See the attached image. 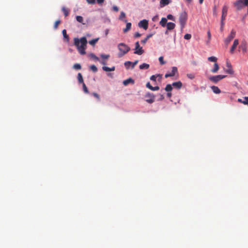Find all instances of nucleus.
<instances>
[{
	"mask_svg": "<svg viewBox=\"0 0 248 248\" xmlns=\"http://www.w3.org/2000/svg\"><path fill=\"white\" fill-rule=\"evenodd\" d=\"M87 44V41L85 37H83L80 39L78 38H75L74 39V44L77 46L78 52L81 55L85 54Z\"/></svg>",
	"mask_w": 248,
	"mask_h": 248,
	"instance_id": "obj_1",
	"label": "nucleus"
},
{
	"mask_svg": "<svg viewBox=\"0 0 248 248\" xmlns=\"http://www.w3.org/2000/svg\"><path fill=\"white\" fill-rule=\"evenodd\" d=\"M118 48L120 51V52L118 53L119 57H123L130 50L129 46L123 43L118 44Z\"/></svg>",
	"mask_w": 248,
	"mask_h": 248,
	"instance_id": "obj_2",
	"label": "nucleus"
},
{
	"mask_svg": "<svg viewBox=\"0 0 248 248\" xmlns=\"http://www.w3.org/2000/svg\"><path fill=\"white\" fill-rule=\"evenodd\" d=\"M233 5L237 10L239 11L245 6H248V0H237L233 3Z\"/></svg>",
	"mask_w": 248,
	"mask_h": 248,
	"instance_id": "obj_3",
	"label": "nucleus"
},
{
	"mask_svg": "<svg viewBox=\"0 0 248 248\" xmlns=\"http://www.w3.org/2000/svg\"><path fill=\"white\" fill-rule=\"evenodd\" d=\"M187 20V15L186 12L184 11L182 12L180 15L179 18V22L181 28L183 29L185 27Z\"/></svg>",
	"mask_w": 248,
	"mask_h": 248,
	"instance_id": "obj_4",
	"label": "nucleus"
},
{
	"mask_svg": "<svg viewBox=\"0 0 248 248\" xmlns=\"http://www.w3.org/2000/svg\"><path fill=\"white\" fill-rule=\"evenodd\" d=\"M145 97L146 98L145 101L147 103L152 104L155 102V96L153 93H147L145 95Z\"/></svg>",
	"mask_w": 248,
	"mask_h": 248,
	"instance_id": "obj_5",
	"label": "nucleus"
},
{
	"mask_svg": "<svg viewBox=\"0 0 248 248\" xmlns=\"http://www.w3.org/2000/svg\"><path fill=\"white\" fill-rule=\"evenodd\" d=\"M235 36V31L234 30H232L231 31L230 34L225 40V43L226 46H228L231 41L234 38Z\"/></svg>",
	"mask_w": 248,
	"mask_h": 248,
	"instance_id": "obj_6",
	"label": "nucleus"
},
{
	"mask_svg": "<svg viewBox=\"0 0 248 248\" xmlns=\"http://www.w3.org/2000/svg\"><path fill=\"white\" fill-rule=\"evenodd\" d=\"M226 77V76H225V75L214 76L210 77L209 78V79L211 81L216 83L217 82H218L219 81H220V80H221L223 78H225Z\"/></svg>",
	"mask_w": 248,
	"mask_h": 248,
	"instance_id": "obj_7",
	"label": "nucleus"
},
{
	"mask_svg": "<svg viewBox=\"0 0 248 248\" xmlns=\"http://www.w3.org/2000/svg\"><path fill=\"white\" fill-rule=\"evenodd\" d=\"M239 51H242L243 54H245L247 51V43L245 40H243L238 47Z\"/></svg>",
	"mask_w": 248,
	"mask_h": 248,
	"instance_id": "obj_8",
	"label": "nucleus"
},
{
	"mask_svg": "<svg viewBox=\"0 0 248 248\" xmlns=\"http://www.w3.org/2000/svg\"><path fill=\"white\" fill-rule=\"evenodd\" d=\"M144 52L142 47L140 46L139 42H137L135 44V51L134 53L138 55H141Z\"/></svg>",
	"mask_w": 248,
	"mask_h": 248,
	"instance_id": "obj_9",
	"label": "nucleus"
},
{
	"mask_svg": "<svg viewBox=\"0 0 248 248\" xmlns=\"http://www.w3.org/2000/svg\"><path fill=\"white\" fill-rule=\"evenodd\" d=\"M139 26L140 28H142L146 30L148 27V21L146 19H143L139 23Z\"/></svg>",
	"mask_w": 248,
	"mask_h": 248,
	"instance_id": "obj_10",
	"label": "nucleus"
},
{
	"mask_svg": "<svg viewBox=\"0 0 248 248\" xmlns=\"http://www.w3.org/2000/svg\"><path fill=\"white\" fill-rule=\"evenodd\" d=\"M178 70L176 67L173 66L172 67V70L170 73H166L165 75L166 78L174 76L176 73H177Z\"/></svg>",
	"mask_w": 248,
	"mask_h": 248,
	"instance_id": "obj_11",
	"label": "nucleus"
},
{
	"mask_svg": "<svg viewBox=\"0 0 248 248\" xmlns=\"http://www.w3.org/2000/svg\"><path fill=\"white\" fill-rule=\"evenodd\" d=\"M228 7L227 5H224L222 9L221 20H225L227 15Z\"/></svg>",
	"mask_w": 248,
	"mask_h": 248,
	"instance_id": "obj_12",
	"label": "nucleus"
},
{
	"mask_svg": "<svg viewBox=\"0 0 248 248\" xmlns=\"http://www.w3.org/2000/svg\"><path fill=\"white\" fill-rule=\"evenodd\" d=\"M239 44V41L238 39H235L233 41V45L231 47V48L230 49V53L231 54H233L234 52V50L236 49L237 46H238Z\"/></svg>",
	"mask_w": 248,
	"mask_h": 248,
	"instance_id": "obj_13",
	"label": "nucleus"
},
{
	"mask_svg": "<svg viewBox=\"0 0 248 248\" xmlns=\"http://www.w3.org/2000/svg\"><path fill=\"white\" fill-rule=\"evenodd\" d=\"M171 2V0H160V6L161 7H164L168 5Z\"/></svg>",
	"mask_w": 248,
	"mask_h": 248,
	"instance_id": "obj_14",
	"label": "nucleus"
},
{
	"mask_svg": "<svg viewBox=\"0 0 248 248\" xmlns=\"http://www.w3.org/2000/svg\"><path fill=\"white\" fill-rule=\"evenodd\" d=\"M166 26L168 30H172L175 27V24L172 22H168Z\"/></svg>",
	"mask_w": 248,
	"mask_h": 248,
	"instance_id": "obj_15",
	"label": "nucleus"
},
{
	"mask_svg": "<svg viewBox=\"0 0 248 248\" xmlns=\"http://www.w3.org/2000/svg\"><path fill=\"white\" fill-rule=\"evenodd\" d=\"M174 88L178 89H180L182 86V83L181 81H179L177 82H173L172 84Z\"/></svg>",
	"mask_w": 248,
	"mask_h": 248,
	"instance_id": "obj_16",
	"label": "nucleus"
},
{
	"mask_svg": "<svg viewBox=\"0 0 248 248\" xmlns=\"http://www.w3.org/2000/svg\"><path fill=\"white\" fill-rule=\"evenodd\" d=\"M134 80L133 79H132L131 78H129L126 80H124V81H123V84L124 86H127L129 83L134 84Z\"/></svg>",
	"mask_w": 248,
	"mask_h": 248,
	"instance_id": "obj_17",
	"label": "nucleus"
},
{
	"mask_svg": "<svg viewBox=\"0 0 248 248\" xmlns=\"http://www.w3.org/2000/svg\"><path fill=\"white\" fill-rule=\"evenodd\" d=\"M167 19L165 17H162L161 18V21H160L159 22V24L162 27H166L167 24Z\"/></svg>",
	"mask_w": 248,
	"mask_h": 248,
	"instance_id": "obj_18",
	"label": "nucleus"
},
{
	"mask_svg": "<svg viewBox=\"0 0 248 248\" xmlns=\"http://www.w3.org/2000/svg\"><path fill=\"white\" fill-rule=\"evenodd\" d=\"M219 67L218 64L216 62L214 63V68L211 70L213 73H216L219 70Z\"/></svg>",
	"mask_w": 248,
	"mask_h": 248,
	"instance_id": "obj_19",
	"label": "nucleus"
},
{
	"mask_svg": "<svg viewBox=\"0 0 248 248\" xmlns=\"http://www.w3.org/2000/svg\"><path fill=\"white\" fill-rule=\"evenodd\" d=\"M102 69L105 71L109 72V71H114L115 69V66H113V67H112L111 68H109V67H107V66H103L102 67Z\"/></svg>",
	"mask_w": 248,
	"mask_h": 248,
	"instance_id": "obj_20",
	"label": "nucleus"
},
{
	"mask_svg": "<svg viewBox=\"0 0 248 248\" xmlns=\"http://www.w3.org/2000/svg\"><path fill=\"white\" fill-rule=\"evenodd\" d=\"M211 89L213 92L217 94L221 92L220 90L217 86H213L211 87Z\"/></svg>",
	"mask_w": 248,
	"mask_h": 248,
	"instance_id": "obj_21",
	"label": "nucleus"
},
{
	"mask_svg": "<svg viewBox=\"0 0 248 248\" xmlns=\"http://www.w3.org/2000/svg\"><path fill=\"white\" fill-rule=\"evenodd\" d=\"M149 64L143 63L140 65V69H147L149 68Z\"/></svg>",
	"mask_w": 248,
	"mask_h": 248,
	"instance_id": "obj_22",
	"label": "nucleus"
},
{
	"mask_svg": "<svg viewBox=\"0 0 248 248\" xmlns=\"http://www.w3.org/2000/svg\"><path fill=\"white\" fill-rule=\"evenodd\" d=\"M62 10L64 14V16H67L69 14V10L67 8H66L64 7H63L62 8Z\"/></svg>",
	"mask_w": 248,
	"mask_h": 248,
	"instance_id": "obj_23",
	"label": "nucleus"
},
{
	"mask_svg": "<svg viewBox=\"0 0 248 248\" xmlns=\"http://www.w3.org/2000/svg\"><path fill=\"white\" fill-rule=\"evenodd\" d=\"M131 28V23H130V22H128V23H126V28L124 29V32H126L127 31H128L129 30H130Z\"/></svg>",
	"mask_w": 248,
	"mask_h": 248,
	"instance_id": "obj_24",
	"label": "nucleus"
},
{
	"mask_svg": "<svg viewBox=\"0 0 248 248\" xmlns=\"http://www.w3.org/2000/svg\"><path fill=\"white\" fill-rule=\"evenodd\" d=\"M78 79L79 83H84L82 76L81 73H79L78 75Z\"/></svg>",
	"mask_w": 248,
	"mask_h": 248,
	"instance_id": "obj_25",
	"label": "nucleus"
},
{
	"mask_svg": "<svg viewBox=\"0 0 248 248\" xmlns=\"http://www.w3.org/2000/svg\"><path fill=\"white\" fill-rule=\"evenodd\" d=\"M89 56L91 58L93 59L95 61H99V59L98 58V57H97L95 54H94L93 53H91L90 55H89Z\"/></svg>",
	"mask_w": 248,
	"mask_h": 248,
	"instance_id": "obj_26",
	"label": "nucleus"
},
{
	"mask_svg": "<svg viewBox=\"0 0 248 248\" xmlns=\"http://www.w3.org/2000/svg\"><path fill=\"white\" fill-rule=\"evenodd\" d=\"M166 91L169 92L172 90V85L170 84H167L165 88Z\"/></svg>",
	"mask_w": 248,
	"mask_h": 248,
	"instance_id": "obj_27",
	"label": "nucleus"
},
{
	"mask_svg": "<svg viewBox=\"0 0 248 248\" xmlns=\"http://www.w3.org/2000/svg\"><path fill=\"white\" fill-rule=\"evenodd\" d=\"M208 60L210 62H215L216 63L217 61V58L216 57L211 56L208 58Z\"/></svg>",
	"mask_w": 248,
	"mask_h": 248,
	"instance_id": "obj_28",
	"label": "nucleus"
},
{
	"mask_svg": "<svg viewBox=\"0 0 248 248\" xmlns=\"http://www.w3.org/2000/svg\"><path fill=\"white\" fill-rule=\"evenodd\" d=\"M76 19L77 21H78L79 23H82L83 24H85L84 23H83V18L81 16H76Z\"/></svg>",
	"mask_w": 248,
	"mask_h": 248,
	"instance_id": "obj_29",
	"label": "nucleus"
},
{
	"mask_svg": "<svg viewBox=\"0 0 248 248\" xmlns=\"http://www.w3.org/2000/svg\"><path fill=\"white\" fill-rule=\"evenodd\" d=\"M62 33L63 34V37L67 39V40H68L69 37L68 35L66 33V30L64 29L62 31Z\"/></svg>",
	"mask_w": 248,
	"mask_h": 248,
	"instance_id": "obj_30",
	"label": "nucleus"
},
{
	"mask_svg": "<svg viewBox=\"0 0 248 248\" xmlns=\"http://www.w3.org/2000/svg\"><path fill=\"white\" fill-rule=\"evenodd\" d=\"M98 39L97 38V39H93L91 41H90L89 42V43L92 45V46H94L96 43V42L98 41Z\"/></svg>",
	"mask_w": 248,
	"mask_h": 248,
	"instance_id": "obj_31",
	"label": "nucleus"
},
{
	"mask_svg": "<svg viewBox=\"0 0 248 248\" xmlns=\"http://www.w3.org/2000/svg\"><path fill=\"white\" fill-rule=\"evenodd\" d=\"M73 68L76 70H80L81 68V66L79 63H76L73 65Z\"/></svg>",
	"mask_w": 248,
	"mask_h": 248,
	"instance_id": "obj_32",
	"label": "nucleus"
},
{
	"mask_svg": "<svg viewBox=\"0 0 248 248\" xmlns=\"http://www.w3.org/2000/svg\"><path fill=\"white\" fill-rule=\"evenodd\" d=\"M125 17V14L124 12H121L119 16V19L123 20L124 18Z\"/></svg>",
	"mask_w": 248,
	"mask_h": 248,
	"instance_id": "obj_33",
	"label": "nucleus"
},
{
	"mask_svg": "<svg viewBox=\"0 0 248 248\" xmlns=\"http://www.w3.org/2000/svg\"><path fill=\"white\" fill-rule=\"evenodd\" d=\"M90 69L93 72H96L97 71V68L94 65H92L90 67Z\"/></svg>",
	"mask_w": 248,
	"mask_h": 248,
	"instance_id": "obj_34",
	"label": "nucleus"
},
{
	"mask_svg": "<svg viewBox=\"0 0 248 248\" xmlns=\"http://www.w3.org/2000/svg\"><path fill=\"white\" fill-rule=\"evenodd\" d=\"M124 66H125L126 69H128L129 68L130 65H131L132 62L130 61H127L124 62Z\"/></svg>",
	"mask_w": 248,
	"mask_h": 248,
	"instance_id": "obj_35",
	"label": "nucleus"
},
{
	"mask_svg": "<svg viewBox=\"0 0 248 248\" xmlns=\"http://www.w3.org/2000/svg\"><path fill=\"white\" fill-rule=\"evenodd\" d=\"M82 86H83V89L84 92L86 93H89V91L88 90V88L86 87V86L84 83L82 84Z\"/></svg>",
	"mask_w": 248,
	"mask_h": 248,
	"instance_id": "obj_36",
	"label": "nucleus"
},
{
	"mask_svg": "<svg viewBox=\"0 0 248 248\" xmlns=\"http://www.w3.org/2000/svg\"><path fill=\"white\" fill-rule=\"evenodd\" d=\"M61 21L60 20H57L55 21V24L54 25V28L55 29H57L58 28V27L59 25L60 24Z\"/></svg>",
	"mask_w": 248,
	"mask_h": 248,
	"instance_id": "obj_37",
	"label": "nucleus"
},
{
	"mask_svg": "<svg viewBox=\"0 0 248 248\" xmlns=\"http://www.w3.org/2000/svg\"><path fill=\"white\" fill-rule=\"evenodd\" d=\"M159 61L160 62V64L163 65L165 64L166 62L163 60V57L161 56L159 58Z\"/></svg>",
	"mask_w": 248,
	"mask_h": 248,
	"instance_id": "obj_38",
	"label": "nucleus"
},
{
	"mask_svg": "<svg viewBox=\"0 0 248 248\" xmlns=\"http://www.w3.org/2000/svg\"><path fill=\"white\" fill-rule=\"evenodd\" d=\"M100 57L103 59L107 60L109 58V55L102 54L100 55Z\"/></svg>",
	"mask_w": 248,
	"mask_h": 248,
	"instance_id": "obj_39",
	"label": "nucleus"
},
{
	"mask_svg": "<svg viewBox=\"0 0 248 248\" xmlns=\"http://www.w3.org/2000/svg\"><path fill=\"white\" fill-rule=\"evenodd\" d=\"M160 76L159 75H152V76L150 77V79H151V80H153V81H156V79L157 77H158V76Z\"/></svg>",
	"mask_w": 248,
	"mask_h": 248,
	"instance_id": "obj_40",
	"label": "nucleus"
},
{
	"mask_svg": "<svg viewBox=\"0 0 248 248\" xmlns=\"http://www.w3.org/2000/svg\"><path fill=\"white\" fill-rule=\"evenodd\" d=\"M187 77L190 79H193L195 78V75L193 74H187Z\"/></svg>",
	"mask_w": 248,
	"mask_h": 248,
	"instance_id": "obj_41",
	"label": "nucleus"
},
{
	"mask_svg": "<svg viewBox=\"0 0 248 248\" xmlns=\"http://www.w3.org/2000/svg\"><path fill=\"white\" fill-rule=\"evenodd\" d=\"M191 38V35L190 34H186L184 35V39L186 40H189Z\"/></svg>",
	"mask_w": 248,
	"mask_h": 248,
	"instance_id": "obj_42",
	"label": "nucleus"
},
{
	"mask_svg": "<svg viewBox=\"0 0 248 248\" xmlns=\"http://www.w3.org/2000/svg\"><path fill=\"white\" fill-rule=\"evenodd\" d=\"M167 19H168L174 21V18L173 16L171 15H170V14L168 15L167 16Z\"/></svg>",
	"mask_w": 248,
	"mask_h": 248,
	"instance_id": "obj_43",
	"label": "nucleus"
},
{
	"mask_svg": "<svg viewBox=\"0 0 248 248\" xmlns=\"http://www.w3.org/2000/svg\"><path fill=\"white\" fill-rule=\"evenodd\" d=\"M93 95L96 98L98 99V100H100V96L98 94L95 93H93Z\"/></svg>",
	"mask_w": 248,
	"mask_h": 248,
	"instance_id": "obj_44",
	"label": "nucleus"
},
{
	"mask_svg": "<svg viewBox=\"0 0 248 248\" xmlns=\"http://www.w3.org/2000/svg\"><path fill=\"white\" fill-rule=\"evenodd\" d=\"M245 100L243 101L242 103L245 105H248V97H245L244 98Z\"/></svg>",
	"mask_w": 248,
	"mask_h": 248,
	"instance_id": "obj_45",
	"label": "nucleus"
},
{
	"mask_svg": "<svg viewBox=\"0 0 248 248\" xmlns=\"http://www.w3.org/2000/svg\"><path fill=\"white\" fill-rule=\"evenodd\" d=\"M146 86L147 88H148V89H150L151 90H152V89L153 88V86L150 84V82H148L146 83Z\"/></svg>",
	"mask_w": 248,
	"mask_h": 248,
	"instance_id": "obj_46",
	"label": "nucleus"
},
{
	"mask_svg": "<svg viewBox=\"0 0 248 248\" xmlns=\"http://www.w3.org/2000/svg\"><path fill=\"white\" fill-rule=\"evenodd\" d=\"M86 1H87V2L88 3L91 4H94L95 3V0H86Z\"/></svg>",
	"mask_w": 248,
	"mask_h": 248,
	"instance_id": "obj_47",
	"label": "nucleus"
},
{
	"mask_svg": "<svg viewBox=\"0 0 248 248\" xmlns=\"http://www.w3.org/2000/svg\"><path fill=\"white\" fill-rule=\"evenodd\" d=\"M224 20H221V27H220V30H221V31H222L223 30V27H224Z\"/></svg>",
	"mask_w": 248,
	"mask_h": 248,
	"instance_id": "obj_48",
	"label": "nucleus"
},
{
	"mask_svg": "<svg viewBox=\"0 0 248 248\" xmlns=\"http://www.w3.org/2000/svg\"><path fill=\"white\" fill-rule=\"evenodd\" d=\"M138 63V61L136 60L134 62H132V68H134L135 66Z\"/></svg>",
	"mask_w": 248,
	"mask_h": 248,
	"instance_id": "obj_49",
	"label": "nucleus"
},
{
	"mask_svg": "<svg viewBox=\"0 0 248 248\" xmlns=\"http://www.w3.org/2000/svg\"><path fill=\"white\" fill-rule=\"evenodd\" d=\"M112 9H113V10L114 11L116 12H118V11H119V8H118V7L117 6H115V5H114V6H113L112 7Z\"/></svg>",
	"mask_w": 248,
	"mask_h": 248,
	"instance_id": "obj_50",
	"label": "nucleus"
},
{
	"mask_svg": "<svg viewBox=\"0 0 248 248\" xmlns=\"http://www.w3.org/2000/svg\"><path fill=\"white\" fill-rule=\"evenodd\" d=\"M159 90V86H155V87H153V88L152 89V91H158Z\"/></svg>",
	"mask_w": 248,
	"mask_h": 248,
	"instance_id": "obj_51",
	"label": "nucleus"
},
{
	"mask_svg": "<svg viewBox=\"0 0 248 248\" xmlns=\"http://www.w3.org/2000/svg\"><path fill=\"white\" fill-rule=\"evenodd\" d=\"M213 13H214V15H217V7L216 6H214V8H213Z\"/></svg>",
	"mask_w": 248,
	"mask_h": 248,
	"instance_id": "obj_52",
	"label": "nucleus"
},
{
	"mask_svg": "<svg viewBox=\"0 0 248 248\" xmlns=\"http://www.w3.org/2000/svg\"><path fill=\"white\" fill-rule=\"evenodd\" d=\"M227 72L229 74H232L233 72L232 69L231 68L229 69Z\"/></svg>",
	"mask_w": 248,
	"mask_h": 248,
	"instance_id": "obj_53",
	"label": "nucleus"
},
{
	"mask_svg": "<svg viewBox=\"0 0 248 248\" xmlns=\"http://www.w3.org/2000/svg\"><path fill=\"white\" fill-rule=\"evenodd\" d=\"M147 40H148V39L146 38H145L144 39L141 41V43L143 44H144L146 43Z\"/></svg>",
	"mask_w": 248,
	"mask_h": 248,
	"instance_id": "obj_54",
	"label": "nucleus"
},
{
	"mask_svg": "<svg viewBox=\"0 0 248 248\" xmlns=\"http://www.w3.org/2000/svg\"><path fill=\"white\" fill-rule=\"evenodd\" d=\"M104 1V0H97V2L99 4H102Z\"/></svg>",
	"mask_w": 248,
	"mask_h": 248,
	"instance_id": "obj_55",
	"label": "nucleus"
},
{
	"mask_svg": "<svg viewBox=\"0 0 248 248\" xmlns=\"http://www.w3.org/2000/svg\"><path fill=\"white\" fill-rule=\"evenodd\" d=\"M141 36V34L139 32H136L135 34V37H140Z\"/></svg>",
	"mask_w": 248,
	"mask_h": 248,
	"instance_id": "obj_56",
	"label": "nucleus"
},
{
	"mask_svg": "<svg viewBox=\"0 0 248 248\" xmlns=\"http://www.w3.org/2000/svg\"><path fill=\"white\" fill-rule=\"evenodd\" d=\"M207 35H208V39L210 40L211 39V34L210 31H208L207 32Z\"/></svg>",
	"mask_w": 248,
	"mask_h": 248,
	"instance_id": "obj_57",
	"label": "nucleus"
},
{
	"mask_svg": "<svg viewBox=\"0 0 248 248\" xmlns=\"http://www.w3.org/2000/svg\"><path fill=\"white\" fill-rule=\"evenodd\" d=\"M171 93L170 92H168L167 94V96L168 97L170 98L171 96Z\"/></svg>",
	"mask_w": 248,
	"mask_h": 248,
	"instance_id": "obj_58",
	"label": "nucleus"
},
{
	"mask_svg": "<svg viewBox=\"0 0 248 248\" xmlns=\"http://www.w3.org/2000/svg\"><path fill=\"white\" fill-rule=\"evenodd\" d=\"M153 35V34H148L146 38L148 40L150 38L152 37Z\"/></svg>",
	"mask_w": 248,
	"mask_h": 248,
	"instance_id": "obj_59",
	"label": "nucleus"
},
{
	"mask_svg": "<svg viewBox=\"0 0 248 248\" xmlns=\"http://www.w3.org/2000/svg\"><path fill=\"white\" fill-rule=\"evenodd\" d=\"M160 100H162L164 99V96L162 94H160Z\"/></svg>",
	"mask_w": 248,
	"mask_h": 248,
	"instance_id": "obj_60",
	"label": "nucleus"
},
{
	"mask_svg": "<svg viewBox=\"0 0 248 248\" xmlns=\"http://www.w3.org/2000/svg\"><path fill=\"white\" fill-rule=\"evenodd\" d=\"M101 63L103 64V65H106L107 64V62L105 61L104 60H103L102 62H101Z\"/></svg>",
	"mask_w": 248,
	"mask_h": 248,
	"instance_id": "obj_61",
	"label": "nucleus"
},
{
	"mask_svg": "<svg viewBox=\"0 0 248 248\" xmlns=\"http://www.w3.org/2000/svg\"><path fill=\"white\" fill-rule=\"evenodd\" d=\"M238 101L239 102H240V103H242L243 100H242L241 99L239 98V99H238Z\"/></svg>",
	"mask_w": 248,
	"mask_h": 248,
	"instance_id": "obj_62",
	"label": "nucleus"
},
{
	"mask_svg": "<svg viewBox=\"0 0 248 248\" xmlns=\"http://www.w3.org/2000/svg\"><path fill=\"white\" fill-rule=\"evenodd\" d=\"M156 18H157V16H154V17L153 18V19H153V21H155V19H156Z\"/></svg>",
	"mask_w": 248,
	"mask_h": 248,
	"instance_id": "obj_63",
	"label": "nucleus"
},
{
	"mask_svg": "<svg viewBox=\"0 0 248 248\" xmlns=\"http://www.w3.org/2000/svg\"><path fill=\"white\" fill-rule=\"evenodd\" d=\"M203 0H199V3L200 4H202L203 3Z\"/></svg>",
	"mask_w": 248,
	"mask_h": 248,
	"instance_id": "obj_64",
	"label": "nucleus"
}]
</instances>
